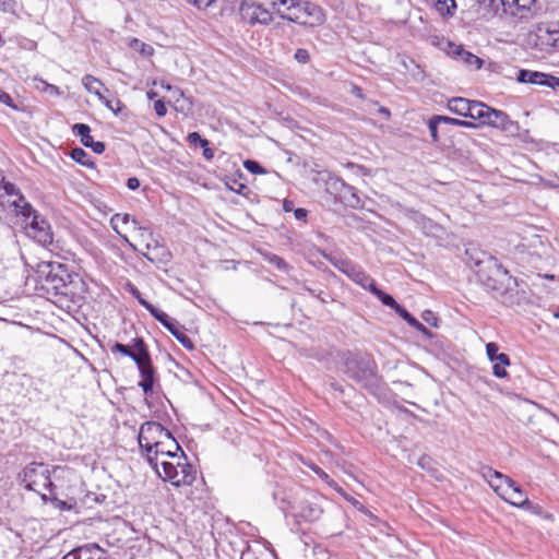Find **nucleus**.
<instances>
[{"label": "nucleus", "mask_w": 559, "mask_h": 559, "mask_svg": "<svg viewBox=\"0 0 559 559\" xmlns=\"http://www.w3.org/2000/svg\"><path fill=\"white\" fill-rule=\"evenodd\" d=\"M435 44L448 56L460 58L467 66L475 67L476 69H480L483 66V60L474 53L466 51L462 45H457L444 38L438 39Z\"/></svg>", "instance_id": "6e6552de"}, {"label": "nucleus", "mask_w": 559, "mask_h": 559, "mask_svg": "<svg viewBox=\"0 0 559 559\" xmlns=\"http://www.w3.org/2000/svg\"><path fill=\"white\" fill-rule=\"evenodd\" d=\"M484 124L508 131L513 122L506 112L489 107Z\"/></svg>", "instance_id": "a878e982"}, {"label": "nucleus", "mask_w": 559, "mask_h": 559, "mask_svg": "<svg viewBox=\"0 0 559 559\" xmlns=\"http://www.w3.org/2000/svg\"><path fill=\"white\" fill-rule=\"evenodd\" d=\"M441 119H442V116L436 115V116H432L428 121V128H429L430 135H431L433 142L439 141L438 126L440 123H443Z\"/></svg>", "instance_id": "58836bf2"}, {"label": "nucleus", "mask_w": 559, "mask_h": 559, "mask_svg": "<svg viewBox=\"0 0 559 559\" xmlns=\"http://www.w3.org/2000/svg\"><path fill=\"white\" fill-rule=\"evenodd\" d=\"M307 215H308L307 210H305L302 207H298V209L294 210V216L298 221H304L305 222L306 218H307Z\"/></svg>", "instance_id": "bf43d9fd"}, {"label": "nucleus", "mask_w": 559, "mask_h": 559, "mask_svg": "<svg viewBox=\"0 0 559 559\" xmlns=\"http://www.w3.org/2000/svg\"><path fill=\"white\" fill-rule=\"evenodd\" d=\"M119 223H122V224H129L131 223L133 225V229L134 230H139L141 233V235L143 236L144 234H147L150 237H152V233L145 228V227H142L140 225V223L134 218L132 217L131 215L129 214H115L111 219H110V224L112 226V229L121 237V239L128 243L131 248L135 249V247L129 241V239L127 238L126 235H121L119 229H118V224Z\"/></svg>", "instance_id": "412c9836"}, {"label": "nucleus", "mask_w": 559, "mask_h": 559, "mask_svg": "<svg viewBox=\"0 0 559 559\" xmlns=\"http://www.w3.org/2000/svg\"><path fill=\"white\" fill-rule=\"evenodd\" d=\"M181 448L179 449H170V451H165L164 454L157 453L156 449L152 450L150 453H144V457L146 459L150 466L155 471L158 476L163 474V463L171 464L177 456L181 453Z\"/></svg>", "instance_id": "2eb2a0df"}, {"label": "nucleus", "mask_w": 559, "mask_h": 559, "mask_svg": "<svg viewBox=\"0 0 559 559\" xmlns=\"http://www.w3.org/2000/svg\"><path fill=\"white\" fill-rule=\"evenodd\" d=\"M24 228L29 237L43 246L52 243V231L49 223L40 215L25 224Z\"/></svg>", "instance_id": "f8f14e48"}, {"label": "nucleus", "mask_w": 559, "mask_h": 559, "mask_svg": "<svg viewBox=\"0 0 559 559\" xmlns=\"http://www.w3.org/2000/svg\"><path fill=\"white\" fill-rule=\"evenodd\" d=\"M50 501L51 503L59 510H71L72 509V504L69 503L68 501H64V500H60L58 499L57 497L55 496H51L50 498Z\"/></svg>", "instance_id": "3c124183"}, {"label": "nucleus", "mask_w": 559, "mask_h": 559, "mask_svg": "<svg viewBox=\"0 0 559 559\" xmlns=\"http://www.w3.org/2000/svg\"><path fill=\"white\" fill-rule=\"evenodd\" d=\"M273 8L277 4L283 5L288 11L287 14H281L283 19L306 26H318L325 20L323 10L309 1L300 0H266Z\"/></svg>", "instance_id": "7ed1b4c3"}, {"label": "nucleus", "mask_w": 559, "mask_h": 559, "mask_svg": "<svg viewBox=\"0 0 559 559\" xmlns=\"http://www.w3.org/2000/svg\"><path fill=\"white\" fill-rule=\"evenodd\" d=\"M13 8H14L13 0H0V11L11 12V11H13Z\"/></svg>", "instance_id": "4d7b16f0"}, {"label": "nucleus", "mask_w": 559, "mask_h": 559, "mask_svg": "<svg viewBox=\"0 0 559 559\" xmlns=\"http://www.w3.org/2000/svg\"><path fill=\"white\" fill-rule=\"evenodd\" d=\"M159 477L175 487L190 486L195 480L197 471L181 451L171 464L163 463V474Z\"/></svg>", "instance_id": "39448f33"}, {"label": "nucleus", "mask_w": 559, "mask_h": 559, "mask_svg": "<svg viewBox=\"0 0 559 559\" xmlns=\"http://www.w3.org/2000/svg\"><path fill=\"white\" fill-rule=\"evenodd\" d=\"M183 96V92L177 87L174 88L173 91V98L178 102L180 97Z\"/></svg>", "instance_id": "69168bd1"}, {"label": "nucleus", "mask_w": 559, "mask_h": 559, "mask_svg": "<svg viewBox=\"0 0 559 559\" xmlns=\"http://www.w3.org/2000/svg\"><path fill=\"white\" fill-rule=\"evenodd\" d=\"M95 96H97V98L104 103L106 100V97L104 96V94L102 93V88H97L95 90V92L93 93Z\"/></svg>", "instance_id": "774afa93"}, {"label": "nucleus", "mask_w": 559, "mask_h": 559, "mask_svg": "<svg viewBox=\"0 0 559 559\" xmlns=\"http://www.w3.org/2000/svg\"><path fill=\"white\" fill-rule=\"evenodd\" d=\"M344 274L366 289H370L371 285L374 284V281L360 266L352 261Z\"/></svg>", "instance_id": "bb28decb"}, {"label": "nucleus", "mask_w": 559, "mask_h": 559, "mask_svg": "<svg viewBox=\"0 0 559 559\" xmlns=\"http://www.w3.org/2000/svg\"><path fill=\"white\" fill-rule=\"evenodd\" d=\"M37 277L38 288L46 298L60 305L75 302L83 286L78 274H71L63 264L57 262L40 265Z\"/></svg>", "instance_id": "f257e3e1"}, {"label": "nucleus", "mask_w": 559, "mask_h": 559, "mask_svg": "<svg viewBox=\"0 0 559 559\" xmlns=\"http://www.w3.org/2000/svg\"><path fill=\"white\" fill-rule=\"evenodd\" d=\"M266 260L278 271L288 272V264L280 255L270 253L266 255Z\"/></svg>", "instance_id": "79ce46f5"}, {"label": "nucleus", "mask_w": 559, "mask_h": 559, "mask_svg": "<svg viewBox=\"0 0 559 559\" xmlns=\"http://www.w3.org/2000/svg\"><path fill=\"white\" fill-rule=\"evenodd\" d=\"M481 475L486 479V481L489 484V486L500 496L504 493V490L509 488V485L513 483V480L508 477L507 475H503L502 473L493 469L490 466H484L481 467Z\"/></svg>", "instance_id": "dca6fc26"}, {"label": "nucleus", "mask_w": 559, "mask_h": 559, "mask_svg": "<svg viewBox=\"0 0 559 559\" xmlns=\"http://www.w3.org/2000/svg\"><path fill=\"white\" fill-rule=\"evenodd\" d=\"M442 122L443 123H447V124H452V126H457V127H463V128H476L477 124L473 121H468V120H461V119H456V118H452V117H448V116H442Z\"/></svg>", "instance_id": "a19ab883"}, {"label": "nucleus", "mask_w": 559, "mask_h": 559, "mask_svg": "<svg viewBox=\"0 0 559 559\" xmlns=\"http://www.w3.org/2000/svg\"><path fill=\"white\" fill-rule=\"evenodd\" d=\"M413 219L417 227L428 236H435L440 230V226L438 224L419 213H414Z\"/></svg>", "instance_id": "c85d7f7f"}, {"label": "nucleus", "mask_w": 559, "mask_h": 559, "mask_svg": "<svg viewBox=\"0 0 559 559\" xmlns=\"http://www.w3.org/2000/svg\"><path fill=\"white\" fill-rule=\"evenodd\" d=\"M476 3L478 14L485 20H490L502 16L510 0H476Z\"/></svg>", "instance_id": "f3484780"}, {"label": "nucleus", "mask_w": 559, "mask_h": 559, "mask_svg": "<svg viewBox=\"0 0 559 559\" xmlns=\"http://www.w3.org/2000/svg\"><path fill=\"white\" fill-rule=\"evenodd\" d=\"M421 318L429 325L435 326V328L438 326V318L432 311H430V310L424 311L421 314Z\"/></svg>", "instance_id": "09e8293b"}, {"label": "nucleus", "mask_w": 559, "mask_h": 559, "mask_svg": "<svg viewBox=\"0 0 559 559\" xmlns=\"http://www.w3.org/2000/svg\"><path fill=\"white\" fill-rule=\"evenodd\" d=\"M147 311L164 326L166 328L176 340L186 348L193 349L194 345L190 337L181 330L177 322L169 318V316L159 309H151L147 307Z\"/></svg>", "instance_id": "1a4fd4ad"}, {"label": "nucleus", "mask_w": 559, "mask_h": 559, "mask_svg": "<svg viewBox=\"0 0 559 559\" xmlns=\"http://www.w3.org/2000/svg\"><path fill=\"white\" fill-rule=\"evenodd\" d=\"M154 109L158 117H164L167 114L166 105H165L164 100H162V99H157L154 103Z\"/></svg>", "instance_id": "6e6d98bb"}, {"label": "nucleus", "mask_w": 559, "mask_h": 559, "mask_svg": "<svg viewBox=\"0 0 559 559\" xmlns=\"http://www.w3.org/2000/svg\"><path fill=\"white\" fill-rule=\"evenodd\" d=\"M127 187L130 190H136L140 187V180L136 177H130L127 180Z\"/></svg>", "instance_id": "680f3d73"}, {"label": "nucleus", "mask_w": 559, "mask_h": 559, "mask_svg": "<svg viewBox=\"0 0 559 559\" xmlns=\"http://www.w3.org/2000/svg\"><path fill=\"white\" fill-rule=\"evenodd\" d=\"M293 206H294V204L292 201H288V200L284 201L283 209L285 212L293 211Z\"/></svg>", "instance_id": "338daca9"}, {"label": "nucleus", "mask_w": 559, "mask_h": 559, "mask_svg": "<svg viewBox=\"0 0 559 559\" xmlns=\"http://www.w3.org/2000/svg\"><path fill=\"white\" fill-rule=\"evenodd\" d=\"M504 501L518 508H525L530 504L527 496L514 481L509 485L501 497Z\"/></svg>", "instance_id": "393cba45"}, {"label": "nucleus", "mask_w": 559, "mask_h": 559, "mask_svg": "<svg viewBox=\"0 0 559 559\" xmlns=\"http://www.w3.org/2000/svg\"><path fill=\"white\" fill-rule=\"evenodd\" d=\"M293 510L294 515L299 516L308 522H314L319 520L322 514L321 507L310 499H302L296 502L293 506Z\"/></svg>", "instance_id": "a211bd4d"}, {"label": "nucleus", "mask_w": 559, "mask_h": 559, "mask_svg": "<svg viewBox=\"0 0 559 559\" xmlns=\"http://www.w3.org/2000/svg\"><path fill=\"white\" fill-rule=\"evenodd\" d=\"M22 193L20 192V190L16 188V186L10 181H5L3 187H2V199L3 198H8V200H13L15 199L16 197H21Z\"/></svg>", "instance_id": "4c0bfd02"}, {"label": "nucleus", "mask_w": 559, "mask_h": 559, "mask_svg": "<svg viewBox=\"0 0 559 559\" xmlns=\"http://www.w3.org/2000/svg\"><path fill=\"white\" fill-rule=\"evenodd\" d=\"M472 100L467 99V98H463V97H453L451 99L448 100V109L457 115V116H462V117H467V114L469 111V104H471Z\"/></svg>", "instance_id": "c756f323"}, {"label": "nucleus", "mask_w": 559, "mask_h": 559, "mask_svg": "<svg viewBox=\"0 0 559 559\" xmlns=\"http://www.w3.org/2000/svg\"><path fill=\"white\" fill-rule=\"evenodd\" d=\"M345 373L347 377L362 388L372 390L379 383L376 365L367 358H350L345 364Z\"/></svg>", "instance_id": "423d86ee"}, {"label": "nucleus", "mask_w": 559, "mask_h": 559, "mask_svg": "<svg viewBox=\"0 0 559 559\" xmlns=\"http://www.w3.org/2000/svg\"><path fill=\"white\" fill-rule=\"evenodd\" d=\"M73 133L80 138L81 143L93 150L96 154L104 153L106 146L103 142L94 141L93 136L91 135V128L90 126L85 123H75L72 127Z\"/></svg>", "instance_id": "aec40b11"}, {"label": "nucleus", "mask_w": 559, "mask_h": 559, "mask_svg": "<svg viewBox=\"0 0 559 559\" xmlns=\"http://www.w3.org/2000/svg\"><path fill=\"white\" fill-rule=\"evenodd\" d=\"M309 467L325 483L331 484L330 476L316 464H310Z\"/></svg>", "instance_id": "5fc2aeb1"}, {"label": "nucleus", "mask_w": 559, "mask_h": 559, "mask_svg": "<svg viewBox=\"0 0 559 559\" xmlns=\"http://www.w3.org/2000/svg\"><path fill=\"white\" fill-rule=\"evenodd\" d=\"M0 103L9 106L10 108L17 110V105L13 102L12 97L3 90L0 88Z\"/></svg>", "instance_id": "de8ad7c7"}, {"label": "nucleus", "mask_w": 559, "mask_h": 559, "mask_svg": "<svg viewBox=\"0 0 559 559\" xmlns=\"http://www.w3.org/2000/svg\"><path fill=\"white\" fill-rule=\"evenodd\" d=\"M395 312L404 320L406 321L407 323L409 322V320L413 318V316L405 309L403 308L402 306H399L395 310Z\"/></svg>", "instance_id": "13d9d810"}, {"label": "nucleus", "mask_w": 559, "mask_h": 559, "mask_svg": "<svg viewBox=\"0 0 559 559\" xmlns=\"http://www.w3.org/2000/svg\"><path fill=\"white\" fill-rule=\"evenodd\" d=\"M187 140L191 145H197V144H199L200 146L210 145V142L206 139H202L198 132L189 133Z\"/></svg>", "instance_id": "49530a36"}, {"label": "nucleus", "mask_w": 559, "mask_h": 559, "mask_svg": "<svg viewBox=\"0 0 559 559\" xmlns=\"http://www.w3.org/2000/svg\"><path fill=\"white\" fill-rule=\"evenodd\" d=\"M103 104L115 115H118L123 108L122 103L118 98H114V99L106 98V100Z\"/></svg>", "instance_id": "a18cd8bd"}, {"label": "nucleus", "mask_w": 559, "mask_h": 559, "mask_svg": "<svg viewBox=\"0 0 559 559\" xmlns=\"http://www.w3.org/2000/svg\"><path fill=\"white\" fill-rule=\"evenodd\" d=\"M203 148V156L205 159L207 160H211L213 159L214 157V152L213 150L210 147V145H206V146H201Z\"/></svg>", "instance_id": "0e129e2a"}, {"label": "nucleus", "mask_w": 559, "mask_h": 559, "mask_svg": "<svg viewBox=\"0 0 559 559\" xmlns=\"http://www.w3.org/2000/svg\"><path fill=\"white\" fill-rule=\"evenodd\" d=\"M147 349V346L141 337L133 338L131 346L115 343L111 347L112 353H120L123 356L130 357L133 361H135L136 357H140L139 355H143Z\"/></svg>", "instance_id": "5701e85b"}, {"label": "nucleus", "mask_w": 559, "mask_h": 559, "mask_svg": "<svg viewBox=\"0 0 559 559\" xmlns=\"http://www.w3.org/2000/svg\"><path fill=\"white\" fill-rule=\"evenodd\" d=\"M295 59L299 63H307L310 59V55H309L308 50L299 48L295 52Z\"/></svg>", "instance_id": "864d4df0"}, {"label": "nucleus", "mask_w": 559, "mask_h": 559, "mask_svg": "<svg viewBox=\"0 0 559 559\" xmlns=\"http://www.w3.org/2000/svg\"><path fill=\"white\" fill-rule=\"evenodd\" d=\"M516 80L519 83L547 86L554 91H559V78L544 72L521 69L518 72Z\"/></svg>", "instance_id": "9b49d317"}, {"label": "nucleus", "mask_w": 559, "mask_h": 559, "mask_svg": "<svg viewBox=\"0 0 559 559\" xmlns=\"http://www.w3.org/2000/svg\"><path fill=\"white\" fill-rule=\"evenodd\" d=\"M37 82L36 87L43 90L44 92L48 93L51 96H60L61 92L60 88L56 85L49 84L46 81L41 79H35Z\"/></svg>", "instance_id": "ea45409f"}, {"label": "nucleus", "mask_w": 559, "mask_h": 559, "mask_svg": "<svg viewBox=\"0 0 559 559\" xmlns=\"http://www.w3.org/2000/svg\"><path fill=\"white\" fill-rule=\"evenodd\" d=\"M506 367L507 366H503L499 361H495V364L492 366V373H493V376L497 377V378H500V379L506 378L508 376Z\"/></svg>", "instance_id": "8fccbe9b"}, {"label": "nucleus", "mask_w": 559, "mask_h": 559, "mask_svg": "<svg viewBox=\"0 0 559 559\" xmlns=\"http://www.w3.org/2000/svg\"><path fill=\"white\" fill-rule=\"evenodd\" d=\"M143 255L153 263H167L170 260V252L163 246L146 245V252Z\"/></svg>", "instance_id": "cd10ccee"}, {"label": "nucleus", "mask_w": 559, "mask_h": 559, "mask_svg": "<svg viewBox=\"0 0 559 559\" xmlns=\"http://www.w3.org/2000/svg\"><path fill=\"white\" fill-rule=\"evenodd\" d=\"M21 478L25 488L39 493L44 501L48 499L45 490H48L51 495L53 492L55 484L51 480L50 469L44 463H31L23 469Z\"/></svg>", "instance_id": "20e7f679"}, {"label": "nucleus", "mask_w": 559, "mask_h": 559, "mask_svg": "<svg viewBox=\"0 0 559 559\" xmlns=\"http://www.w3.org/2000/svg\"><path fill=\"white\" fill-rule=\"evenodd\" d=\"M82 84L85 87V90L91 94H93L97 88H104L105 91H107L104 83L91 74H86L83 76Z\"/></svg>", "instance_id": "f704fd0d"}, {"label": "nucleus", "mask_w": 559, "mask_h": 559, "mask_svg": "<svg viewBox=\"0 0 559 559\" xmlns=\"http://www.w3.org/2000/svg\"><path fill=\"white\" fill-rule=\"evenodd\" d=\"M190 3L194 4L199 9L207 8L212 4L214 0H188Z\"/></svg>", "instance_id": "052dcab7"}, {"label": "nucleus", "mask_w": 559, "mask_h": 559, "mask_svg": "<svg viewBox=\"0 0 559 559\" xmlns=\"http://www.w3.org/2000/svg\"><path fill=\"white\" fill-rule=\"evenodd\" d=\"M63 559H107L106 551L97 544H86L64 555Z\"/></svg>", "instance_id": "6ab92c4d"}, {"label": "nucleus", "mask_w": 559, "mask_h": 559, "mask_svg": "<svg viewBox=\"0 0 559 559\" xmlns=\"http://www.w3.org/2000/svg\"><path fill=\"white\" fill-rule=\"evenodd\" d=\"M71 157L76 163H80L81 165H88L90 156L81 147H75L71 152Z\"/></svg>", "instance_id": "37998d69"}, {"label": "nucleus", "mask_w": 559, "mask_h": 559, "mask_svg": "<svg viewBox=\"0 0 559 559\" xmlns=\"http://www.w3.org/2000/svg\"><path fill=\"white\" fill-rule=\"evenodd\" d=\"M536 0H510L503 15H509L520 20L528 19L533 13Z\"/></svg>", "instance_id": "4be33fe9"}, {"label": "nucleus", "mask_w": 559, "mask_h": 559, "mask_svg": "<svg viewBox=\"0 0 559 559\" xmlns=\"http://www.w3.org/2000/svg\"><path fill=\"white\" fill-rule=\"evenodd\" d=\"M320 254L326 259L332 265H334L338 271L342 273L345 272V270L348 267V264L350 263V260L347 258H344L336 253H326L324 251H319Z\"/></svg>", "instance_id": "473e14b6"}, {"label": "nucleus", "mask_w": 559, "mask_h": 559, "mask_svg": "<svg viewBox=\"0 0 559 559\" xmlns=\"http://www.w3.org/2000/svg\"><path fill=\"white\" fill-rule=\"evenodd\" d=\"M415 329L417 331H419L421 334H424L428 338H431L433 336L431 331L428 330L421 322H419L418 325Z\"/></svg>", "instance_id": "e2e57ef3"}, {"label": "nucleus", "mask_w": 559, "mask_h": 559, "mask_svg": "<svg viewBox=\"0 0 559 559\" xmlns=\"http://www.w3.org/2000/svg\"><path fill=\"white\" fill-rule=\"evenodd\" d=\"M129 46L132 49L139 51L144 57H150L154 52V48L151 45H147L138 38H131L129 41Z\"/></svg>", "instance_id": "c9c22d12"}, {"label": "nucleus", "mask_w": 559, "mask_h": 559, "mask_svg": "<svg viewBox=\"0 0 559 559\" xmlns=\"http://www.w3.org/2000/svg\"><path fill=\"white\" fill-rule=\"evenodd\" d=\"M531 41L538 51L550 53L559 49V31L540 27L531 36Z\"/></svg>", "instance_id": "4468645a"}, {"label": "nucleus", "mask_w": 559, "mask_h": 559, "mask_svg": "<svg viewBox=\"0 0 559 559\" xmlns=\"http://www.w3.org/2000/svg\"><path fill=\"white\" fill-rule=\"evenodd\" d=\"M130 292L138 299L139 304L142 305L146 310L148 306L151 307V309H157L146 299L142 298L140 292L135 287H132Z\"/></svg>", "instance_id": "603ef678"}, {"label": "nucleus", "mask_w": 559, "mask_h": 559, "mask_svg": "<svg viewBox=\"0 0 559 559\" xmlns=\"http://www.w3.org/2000/svg\"><path fill=\"white\" fill-rule=\"evenodd\" d=\"M243 167L251 174H255V175L265 174V169L257 160H253V159L245 160Z\"/></svg>", "instance_id": "c03bdc74"}, {"label": "nucleus", "mask_w": 559, "mask_h": 559, "mask_svg": "<svg viewBox=\"0 0 559 559\" xmlns=\"http://www.w3.org/2000/svg\"><path fill=\"white\" fill-rule=\"evenodd\" d=\"M138 441L142 454L150 453L154 449L160 454L165 451L169 452L170 449H179V443L171 432L156 421H145L141 425Z\"/></svg>", "instance_id": "f03ea898"}, {"label": "nucleus", "mask_w": 559, "mask_h": 559, "mask_svg": "<svg viewBox=\"0 0 559 559\" xmlns=\"http://www.w3.org/2000/svg\"><path fill=\"white\" fill-rule=\"evenodd\" d=\"M243 21L249 24H269L272 21V14L262 4L253 1H243L239 9Z\"/></svg>", "instance_id": "9d476101"}, {"label": "nucleus", "mask_w": 559, "mask_h": 559, "mask_svg": "<svg viewBox=\"0 0 559 559\" xmlns=\"http://www.w3.org/2000/svg\"><path fill=\"white\" fill-rule=\"evenodd\" d=\"M436 8L442 15H453L456 4L454 0H437Z\"/></svg>", "instance_id": "e433bc0d"}, {"label": "nucleus", "mask_w": 559, "mask_h": 559, "mask_svg": "<svg viewBox=\"0 0 559 559\" xmlns=\"http://www.w3.org/2000/svg\"><path fill=\"white\" fill-rule=\"evenodd\" d=\"M469 111L467 114L466 118H471L474 120H479L480 123L484 124L487 116V111L489 109V106L481 102L472 100L469 104Z\"/></svg>", "instance_id": "7c9ffc66"}, {"label": "nucleus", "mask_w": 559, "mask_h": 559, "mask_svg": "<svg viewBox=\"0 0 559 559\" xmlns=\"http://www.w3.org/2000/svg\"><path fill=\"white\" fill-rule=\"evenodd\" d=\"M10 206L14 207V212L17 216L23 218L24 225L33 219V216H37V212L33 209L29 202L26 201L24 195L16 197L13 200H8Z\"/></svg>", "instance_id": "b1692460"}, {"label": "nucleus", "mask_w": 559, "mask_h": 559, "mask_svg": "<svg viewBox=\"0 0 559 559\" xmlns=\"http://www.w3.org/2000/svg\"><path fill=\"white\" fill-rule=\"evenodd\" d=\"M369 290L374 296H377L384 306H388V307L392 308L394 311L400 306L391 295H389V294L382 292L381 289H379L377 287L376 283L373 285H371V288Z\"/></svg>", "instance_id": "72a5a7b5"}, {"label": "nucleus", "mask_w": 559, "mask_h": 559, "mask_svg": "<svg viewBox=\"0 0 559 559\" xmlns=\"http://www.w3.org/2000/svg\"><path fill=\"white\" fill-rule=\"evenodd\" d=\"M328 191L334 193L346 206L358 209L364 205L356 188L346 183L341 178H330L328 181Z\"/></svg>", "instance_id": "0eeeda50"}, {"label": "nucleus", "mask_w": 559, "mask_h": 559, "mask_svg": "<svg viewBox=\"0 0 559 559\" xmlns=\"http://www.w3.org/2000/svg\"><path fill=\"white\" fill-rule=\"evenodd\" d=\"M498 350L499 346L493 342H490L486 345V354L491 362L499 361L503 366H510L511 361L509 356L503 353L499 354Z\"/></svg>", "instance_id": "2f4dec72"}, {"label": "nucleus", "mask_w": 559, "mask_h": 559, "mask_svg": "<svg viewBox=\"0 0 559 559\" xmlns=\"http://www.w3.org/2000/svg\"><path fill=\"white\" fill-rule=\"evenodd\" d=\"M140 357H136L135 364L139 369V373L141 377V380L139 382V385L143 390L144 394H151L153 392V386L155 382V370L152 365L151 356L148 353V349L144 352L143 355H139Z\"/></svg>", "instance_id": "ddd939ff"}]
</instances>
